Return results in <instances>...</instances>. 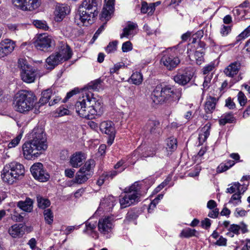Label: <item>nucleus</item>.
<instances>
[{
    "mask_svg": "<svg viewBox=\"0 0 250 250\" xmlns=\"http://www.w3.org/2000/svg\"><path fill=\"white\" fill-rule=\"evenodd\" d=\"M30 140L22 146L24 158L32 160L38 157L47 147V139L42 127H36L29 134Z\"/></svg>",
    "mask_w": 250,
    "mask_h": 250,
    "instance_id": "1",
    "label": "nucleus"
},
{
    "mask_svg": "<svg viewBox=\"0 0 250 250\" xmlns=\"http://www.w3.org/2000/svg\"><path fill=\"white\" fill-rule=\"evenodd\" d=\"M83 95V100L77 102L75 104L77 114L87 119H92L95 118V115H100L102 112L101 103L93 97V94L84 90Z\"/></svg>",
    "mask_w": 250,
    "mask_h": 250,
    "instance_id": "2",
    "label": "nucleus"
},
{
    "mask_svg": "<svg viewBox=\"0 0 250 250\" xmlns=\"http://www.w3.org/2000/svg\"><path fill=\"white\" fill-rule=\"evenodd\" d=\"M181 96V89H175L169 85L160 84L154 89L151 99L156 104L177 102Z\"/></svg>",
    "mask_w": 250,
    "mask_h": 250,
    "instance_id": "3",
    "label": "nucleus"
},
{
    "mask_svg": "<svg viewBox=\"0 0 250 250\" xmlns=\"http://www.w3.org/2000/svg\"><path fill=\"white\" fill-rule=\"evenodd\" d=\"M186 49L185 45L182 43L167 49L162 57L161 62L168 70L175 69L180 63L179 57Z\"/></svg>",
    "mask_w": 250,
    "mask_h": 250,
    "instance_id": "4",
    "label": "nucleus"
},
{
    "mask_svg": "<svg viewBox=\"0 0 250 250\" xmlns=\"http://www.w3.org/2000/svg\"><path fill=\"white\" fill-rule=\"evenodd\" d=\"M36 98L31 91L21 90L15 95L14 104L16 111L22 113L33 109Z\"/></svg>",
    "mask_w": 250,
    "mask_h": 250,
    "instance_id": "5",
    "label": "nucleus"
},
{
    "mask_svg": "<svg viewBox=\"0 0 250 250\" xmlns=\"http://www.w3.org/2000/svg\"><path fill=\"white\" fill-rule=\"evenodd\" d=\"M24 166L17 162H12L4 166L1 172V178L3 182L13 184L21 179L24 175Z\"/></svg>",
    "mask_w": 250,
    "mask_h": 250,
    "instance_id": "6",
    "label": "nucleus"
},
{
    "mask_svg": "<svg viewBox=\"0 0 250 250\" xmlns=\"http://www.w3.org/2000/svg\"><path fill=\"white\" fill-rule=\"evenodd\" d=\"M140 186L139 183L135 182L128 189L125 195L120 199L121 208H125L139 201L141 195Z\"/></svg>",
    "mask_w": 250,
    "mask_h": 250,
    "instance_id": "7",
    "label": "nucleus"
},
{
    "mask_svg": "<svg viewBox=\"0 0 250 250\" xmlns=\"http://www.w3.org/2000/svg\"><path fill=\"white\" fill-rule=\"evenodd\" d=\"M18 67L20 69L21 80L26 83H33L37 76L36 70L24 59H20L18 61Z\"/></svg>",
    "mask_w": 250,
    "mask_h": 250,
    "instance_id": "8",
    "label": "nucleus"
},
{
    "mask_svg": "<svg viewBox=\"0 0 250 250\" xmlns=\"http://www.w3.org/2000/svg\"><path fill=\"white\" fill-rule=\"evenodd\" d=\"M96 16V13H93L82 8H79L75 16V22L78 25L87 26L94 22Z\"/></svg>",
    "mask_w": 250,
    "mask_h": 250,
    "instance_id": "9",
    "label": "nucleus"
},
{
    "mask_svg": "<svg viewBox=\"0 0 250 250\" xmlns=\"http://www.w3.org/2000/svg\"><path fill=\"white\" fill-rule=\"evenodd\" d=\"M54 42L51 36L46 34H40L35 42V45L38 49L46 52L50 50Z\"/></svg>",
    "mask_w": 250,
    "mask_h": 250,
    "instance_id": "10",
    "label": "nucleus"
},
{
    "mask_svg": "<svg viewBox=\"0 0 250 250\" xmlns=\"http://www.w3.org/2000/svg\"><path fill=\"white\" fill-rule=\"evenodd\" d=\"M30 171L34 178L39 181L44 182L49 179L50 176L44 169L42 163H38L34 164L31 167Z\"/></svg>",
    "mask_w": 250,
    "mask_h": 250,
    "instance_id": "11",
    "label": "nucleus"
},
{
    "mask_svg": "<svg viewBox=\"0 0 250 250\" xmlns=\"http://www.w3.org/2000/svg\"><path fill=\"white\" fill-rule=\"evenodd\" d=\"M13 4L23 11H32L40 6L39 0H12Z\"/></svg>",
    "mask_w": 250,
    "mask_h": 250,
    "instance_id": "12",
    "label": "nucleus"
},
{
    "mask_svg": "<svg viewBox=\"0 0 250 250\" xmlns=\"http://www.w3.org/2000/svg\"><path fill=\"white\" fill-rule=\"evenodd\" d=\"M113 218L110 216H104L100 218L98 224V230L103 235H107L113 229Z\"/></svg>",
    "mask_w": 250,
    "mask_h": 250,
    "instance_id": "13",
    "label": "nucleus"
},
{
    "mask_svg": "<svg viewBox=\"0 0 250 250\" xmlns=\"http://www.w3.org/2000/svg\"><path fill=\"white\" fill-rule=\"evenodd\" d=\"M15 43L13 41L5 39L0 42V58L10 54L14 49Z\"/></svg>",
    "mask_w": 250,
    "mask_h": 250,
    "instance_id": "14",
    "label": "nucleus"
},
{
    "mask_svg": "<svg viewBox=\"0 0 250 250\" xmlns=\"http://www.w3.org/2000/svg\"><path fill=\"white\" fill-rule=\"evenodd\" d=\"M84 224L85 229H83V232L95 239H98L99 233L96 230V227H98L97 222L93 221L92 218H89L85 222Z\"/></svg>",
    "mask_w": 250,
    "mask_h": 250,
    "instance_id": "15",
    "label": "nucleus"
},
{
    "mask_svg": "<svg viewBox=\"0 0 250 250\" xmlns=\"http://www.w3.org/2000/svg\"><path fill=\"white\" fill-rule=\"evenodd\" d=\"M102 0H83L79 8L90 11L92 13H96L98 15V11L97 7L101 4Z\"/></svg>",
    "mask_w": 250,
    "mask_h": 250,
    "instance_id": "16",
    "label": "nucleus"
},
{
    "mask_svg": "<svg viewBox=\"0 0 250 250\" xmlns=\"http://www.w3.org/2000/svg\"><path fill=\"white\" fill-rule=\"evenodd\" d=\"M240 231L242 233H247L249 231L247 225L243 222H241L239 225L231 224L226 234L230 237H233L234 234L238 235Z\"/></svg>",
    "mask_w": 250,
    "mask_h": 250,
    "instance_id": "17",
    "label": "nucleus"
},
{
    "mask_svg": "<svg viewBox=\"0 0 250 250\" xmlns=\"http://www.w3.org/2000/svg\"><path fill=\"white\" fill-rule=\"evenodd\" d=\"M86 159L85 154L81 152H76L73 153L70 157V165L74 168L80 167Z\"/></svg>",
    "mask_w": 250,
    "mask_h": 250,
    "instance_id": "18",
    "label": "nucleus"
},
{
    "mask_svg": "<svg viewBox=\"0 0 250 250\" xmlns=\"http://www.w3.org/2000/svg\"><path fill=\"white\" fill-rule=\"evenodd\" d=\"M115 0H104V5L101 16L102 20L108 21L113 13Z\"/></svg>",
    "mask_w": 250,
    "mask_h": 250,
    "instance_id": "19",
    "label": "nucleus"
},
{
    "mask_svg": "<svg viewBox=\"0 0 250 250\" xmlns=\"http://www.w3.org/2000/svg\"><path fill=\"white\" fill-rule=\"evenodd\" d=\"M138 25L136 23L129 21L123 29V32L120 35V38L124 37L130 38L137 33Z\"/></svg>",
    "mask_w": 250,
    "mask_h": 250,
    "instance_id": "20",
    "label": "nucleus"
},
{
    "mask_svg": "<svg viewBox=\"0 0 250 250\" xmlns=\"http://www.w3.org/2000/svg\"><path fill=\"white\" fill-rule=\"evenodd\" d=\"M250 9V3L248 0H245L242 3L240 4L238 7L235 8L233 10L234 15L239 16V18L241 19H248L250 18V15H244L247 10Z\"/></svg>",
    "mask_w": 250,
    "mask_h": 250,
    "instance_id": "21",
    "label": "nucleus"
},
{
    "mask_svg": "<svg viewBox=\"0 0 250 250\" xmlns=\"http://www.w3.org/2000/svg\"><path fill=\"white\" fill-rule=\"evenodd\" d=\"M70 8L67 5L58 4L55 11V19L57 21H60L69 14Z\"/></svg>",
    "mask_w": 250,
    "mask_h": 250,
    "instance_id": "22",
    "label": "nucleus"
},
{
    "mask_svg": "<svg viewBox=\"0 0 250 250\" xmlns=\"http://www.w3.org/2000/svg\"><path fill=\"white\" fill-rule=\"evenodd\" d=\"M63 62L67 61L71 58L72 51L70 47L66 43H62L57 52Z\"/></svg>",
    "mask_w": 250,
    "mask_h": 250,
    "instance_id": "23",
    "label": "nucleus"
},
{
    "mask_svg": "<svg viewBox=\"0 0 250 250\" xmlns=\"http://www.w3.org/2000/svg\"><path fill=\"white\" fill-rule=\"evenodd\" d=\"M193 74L186 72L184 74L178 73L175 75L173 80L175 83L184 85L187 84L192 79Z\"/></svg>",
    "mask_w": 250,
    "mask_h": 250,
    "instance_id": "24",
    "label": "nucleus"
},
{
    "mask_svg": "<svg viewBox=\"0 0 250 250\" xmlns=\"http://www.w3.org/2000/svg\"><path fill=\"white\" fill-rule=\"evenodd\" d=\"M210 128L211 124L208 123L199 130L198 138L199 146L202 145L207 140L210 134Z\"/></svg>",
    "mask_w": 250,
    "mask_h": 250,
    "instance_id": "25",
    "label": "nucleus"
},
{
    "mask_svg": "<svg viewBox=\"0 0 250 250\" xmlns=\"http://www.w3.org/2000/svg\"><path fill=\"white\" fill-rule=\"evenodd\" d=\"M240 68V63L238 62H235L231 63L224 70V73L229 77H233L236 75Z\"/></svg>",
    "mask_w": 250,
    "mask_h": 250,
    "instance_id": "26",
    "label": "nucleus"
},
{
    "mask_svg": "<svg viewBox=\"0 0 250 250\" xmlns=\"http://www.w3.org/2000/svg\"><path fill=\"white\" fill-rule=\"evenodd\" d=\"M33 201L30 198H26L24 201H20L17 203V206L22 210L30 212L33 210Z\"/></svg>",
    "mask_w": 250,
    "mask_h": 250,
    "instance_id": "27",
    "label": "nucleus"
},
{
    "mask_svg": "<svg viewBox=\"0 0 250 250\" xmlns=\"http://www.w3.org/2000/svg\"><path fill=\"white\" fill-rule=\"evenodd\" d=\"M8 232L12 237L19 238L24 234V231L21 225L15 224L9 229Z\"/></svg>",
    "mask_w": 250,
    "mask_h": 250,
    "instance_id": "28",
    "label": "nucleus"
},
{
    "mask_svg": "<svg viewBox=\"0 0 250 250\" xmlns=\"http://www.w3.org/2000/svg\"><path fill=\"white\" fill-rule=\"evenodd\" d=\"M100 130L107 135L115 133V129L112 122L104 121L100 124Z\"/></svg>",
    "mask_w": 250,
    "mask_h": 250,
    "instance_id": "29",
    "label": "nucleus"
},
{
    "mask_svg": "<svg viewBox=\"0 0 250 250\" xmlns=\"http://www.w3.org/2000/svg\"><path fill=\"white\" fill-rule=\"evenodd\" d=\"M201 48L200 49H198L195 51L193 54V58L196 61L197 64L200 65L204 62V55L205 53V49L203 48L205 46L204 42H201L200 43Z\"/></svg>",
    "mask_w": 250,
    "mask_h": 250,
    "instance_id": "30",
    "label": "nucleus"
},
{
    "mask_svg": "<svg viewBox=\"0 0 250 250\" xmlns=\"http://www.w3.org/2000/svg\"><path fill=\"white\" fill-rule=\"evenodd\" d=\"M62 62H63L62 60L57 52L51 54L46 60V63L51 68H53Z\"/></svg>",
    "mask_w": 250,
    "mask_h": 250,
    "instance_id": "31",
    "label": "nucleus"
},
{
    "mask_svg": "<svg viewBox=\"0 0 250 250\" xmlns=\"http://www.w3.org/2000/svg\"><path fill=\"white\" fill-rule=\"evenodd\" d=\"M116 199L112 195L108 196L104 198L100 203V208H104L106 209H110L113 208L115 205Z\"/></svg>",
    "mask_w": 250,
    "mask_h": 250,
    "instance_id": "32",
    "label": "nucleus"
},
{
    "mask_svg": "<svg viewBox=\"0 0 250 250\" xmlns=\"http://www.w3.org/2000/svg\"><path fill=\"white\" fill-rule=\"evenodd\" d=\"M83 169H80L77 172L75 182L78 184H83L86 182L91 176V174L87 173V172H85L83 170Z\"/></svg>",
    "mask_w": 250,
    "mask_h": 250,
    "instance_id": "33",
    "label": "nucleus"
},
{
    "mask_svg": "<svg viewBox=\"0 0 250 250\" xmlns=\"http://www.w3.org/2000/svg\"><path fill=\"white\" fill-rule=\"evenodd\" d=\"M217 100L214 97H210L207 99L205 104V110L206 113H211L214 110Z\"/></svg>",
    "mask_w": 250,
    "mask_h": 250,
    "instance_id": "34",
    "label": "nucleus"
},
{
    "mask_svg": "<svg viewBox=\"0 0 250 250\" xmlns=\"http://www.w3.org/2000/svg\"><path fill=\"white\" fill-rule=\"evenodd\" d=\"M143 81V76L140 72H135L132 73L128 82L136 85H140Z\"/></svg>",
    "mask_w": 250,
    "mask_h": 250,
    "instance_id": "35",
    "label": "nucleus"
},
{
    "mask_svg": "<svg viewBox=\"0 0 250 250\" xmlns=\"http://www.w3.org/2000/svg\"><path fill=\"white\" fill-rule=\"evenodd\" d=\"M236 122V119L231 113H225L222 115L220 119V125H225L226 124L234 123Z\"/></svg>",
    "mask_w": 250,
    "mask_h": 250,
    "instance_id": "36",
    "label": "nucleus"
},
{
    "mask_svg": "<svg viewBox=\"0 0 250 250\" xmlns=\"http://www.w3.org/2000/svg\"><path fill=\"white\" fill-rule=\"evenodd\" d=\"M157 150L156 146L148 147L145 152L141 154L140 158L142 159H145L147 157H152L156 155Z\"/></svg>",
    "mask_w": 250,
    "mask_h": 250,
    "instance_id": "37",
    "label": "nucleus"
},
{
    "mask_svg": "<svg viewBox=\"0 0 250 250\" xmlns=\"http://www.w3.org/2000/svg\"><path fill=\"white\" fill-rule=\"evenodd\" d=\"M159 122L156 120H149L146 125V129L149 131L151 133H155L158 129L159 126Z\"/></svg>",
    "mask_w": 250,
    "mask_h": 250,
    "instance_id": "38",
    "label": "nucleus"
},
{
    "mask_svg": "<svg viewBox=\"0 0 250 250\" xmlns=\"http://www.w3.org/2000/svg\"><path fill=\"white\" fill-rule=\"evenodd\" d=\"M196 233L197 231L195 229L187 228L181 231L179 234V237L181 238H189L193 236H196Z\"/></svg>",
    "mask_w": 250,
    "mask_h": 250,
    "instance_id": "39",
    "label": "nucleus"
},
{
    "mask_svg": "<svg viewBox=\"0 0 250 250\" xmlns=\"http://www.w3.org/2000/svg\"><path fill=\"white\" fill-rule=\"evenodd\" d=\"M155 9V4H150L148 6L147 3L142 2L141 11L142 13H148V14L151 15Z\"/></svg>",
    "mask_w": 250,
    "mask_h": 250,
    "instance_id": "40",
    "label": "nucleus"
},
{
    "mask_svg": "<svg viewBox=\"0 0 250 250\" xmlns=\"http://www.w3.org/2000/svg\"><path fill=\"white\" fill-rule=\"evenodd\" d=\"M52 91L50 89H46L42 93V97L40 99L39 102L41 105L44 104L48 102L51 95Z\"/></svg>",
    "mask_w": 250,
    "mask_h": 250,
    "instance_id": "41",
    "label": "nucleus"
},
{
    "mask_svg": "<svg viewBox=\"0 0 250 250\" xmlns=\"http://www.w3.org/2000/svg\"><path fill=\"white\" fill-rule=\"evenodd\" d=\"M95 165V161L93 160L90 159L87 161L84 166L81 168L83 169L85 172H87L88 174H91V170L94 167Z\"/></svg>",
    "mask_w": 250,
    "mask_h": 250,
    "instance_id": "42",
    "label": "nucleus"
},
{
    "mask_svg": "<svg viewBox=\"0 0 250 250\" xmlns=\"http://www.w3.org/2000/svg\"><path fill=\"white\" fill-rule=\"evenodd\" d=\"M37 202L39 208H45L50 205V202L48 199L40 196H37Z\"/></svg>",
    "mask_w": 250,
    "mask_h": 250,
    "instance_id": "43",
    "label": "nucleus"
},
{
    "mask_svg": "<svg viewBox=\"0 0 250 250\" xmlns=\"http://www.w3.org/2000/svg\"><path fill=\"white\" fill-rule=\"evenodd\" d=\"M229 203L234 206L240 204L241 203V195L240 193L238 192L234 193L231 196Z\"/></svg>",
    "mask_w": 250,
    "mask_h": 250,
    "instance_id": "44",
    "label": "nucleus"
},
{
    "mask_svg": "<svg viewBox=\"0 0 250 250\" xmlns=\"http://www.w3.org/2000/svg\"><path fill=\"white\" fill-rule=\"evenodd\" d=\"M43 215L45 221L49 225L52 224L53 221V214L50 208L44 209L43 211Z\"/></svg>",
    "mask_w": 250,
    "mask_h": 250,
    "instance_id": "45",
    "label": "nucleus"
},
{
    "mask_svg": "<svg viewBox=\"0 0 250 250\" xmlns=\"http://www.w3.org/2000/svg\"><path fill=\"white\" fill-rule=\"evenodd\" d=\"M250 36V25L246 28L242 32H241L236 38V42L238 43L242 40H244L246 38Z\"/></svg>",
    "mask_w": 250,
    "mask_h": 250,
    "instance_id": "46",
    "label": "nucleus"
},
{
    "mask_svg": "<svg viewBox=\"0 0 250 250\" xmlns=\"http://www.w3.org/2000/svg\"><path fill=\"white\" fill-rule=\"evenodd\" d=\"M118 43L117 41H114L110 42L105 47V50L107 53L114 52L117 50V46Z\"/></svg>",
    "mask_w": 250,
    "mask_h": 250,
    "instance_id": "47",
    "label": "nucleus"
},
{
    "mask_svg": "<svg viewBox=\"0 0 250 250\" xmlns=\"http://www.w3.org/2000/svg\"><path fill=\"white\" fill-rule=\"evenodd\" d=\"M34 25L38 28L47 30L49 28L46 22L44 21L35 20L33 22Z\"/></svg>",
    "mask_w": 250,
    "mask_h": 250,
    "instance_id": "48",
    "label": "nucleus"
},
{
    "mask_svg": "<svg viewBox=\"0 0 250 250\" xmlns=\"http://www.w3.org/2000/svg\"><path fill=\"white\" fill-rule=\"evenodd\" d=\"M167 147L170 151H173L177 148V140L174 138H170L167 140Z\"/></svg>",
    "mask_w": 250,
    "mask_h": 250,
    "instance_id": "49",
    "label": "nucleus"
},
{
    "mask_svg": "<svg viewBox=\"0 0 250 250\" xmlns=\"http://www.w3.org/2000/svg\"><path fill=\"white\" fill-rule=\"evenodd\" d=\"M229 187L227 188V192L229 193H234L236 191L238 192L239 188H240L241 185L239 182H234L230 184Z\"/></svg>",
    "mask_w": 250,
    "mask_h": 250,
    "instance_id": "50",
    "label": "nucleus"
},
{
    "mask_svg": "<svg viewBox=\"0 0 250 250\" xmlns=\"http://www.w3.org/2000/svg\"><path fill=\"white\" fill-rule=\"evenodd\" d=\"M207 151V148L205 146H203L201 148L200 150L196 155L194 156V161L197 163H200L202 160L203 159V156Z\"/></svg>",
    "mask_w": 250,
    "mask_h": 250,
    "instance_id": "51",
    "label": "nucleus"
},
{
    "mask_svg": "<svg viewBox=\"0 0 250 250\" xmlns=\"http://www.w3.org/2000/svg\"><path fill=\"white\" fill-rule=\"evenodd\" d=\"M22 133H20L15 138L12 139L8 145V148H13L18 146L22 138Z\"/></svg>",
    "mask_w": 250,
    "mask_h": 250,
    "instance_id": "52",
    "label": "nucleus"
},
{
    "mask_svg": "<svg viewBox=\"0 0 250 250\" xmlns=\"http://www.w3.org/2000/svg\"><path fill=\"white\" fill-rule=\"evenodd\" d=\"M234 161L228 160L225 163L222 164L221 169L220 170V172H224L231 167L235 165Z\"/></svg>",
    "mask_w": 250,
    "mask_h": 250,
    "instance_id": "53",
    "label": "nucleus"
},
{
    "mask_svg": "<svg viewBox=\"0 0 250 250\" xmlns=\"http://www.w3.org/2000/svg\"><path fill=\"white\" fill-rule=\"evenodd\" d=\"M137 215L133 210H129L126 214L125 219L124 220L125 223H128L136 219L137 217Z\"/></svg>",
    "mask_w": 250,
    "mask_h": 250,
    "instance_id": "54",
    "label": "nucleus"
},
{
    "mask_svg": "<svg viewBox=\"0 0 250 250\" xmlns=\"http://www.w3.org/2000/svg\"><path fill=\"white\" fill-rule=\"evenodd\" d=\"M237 99L239 104L241 106H244L247 102V98L242 91L238 92Z\"/></svg>",
    "mask_w": 250,
    "mask_h": 250,
    "instance_id": "55",
    "label": "nucleus"
},
{
    "mask_svg": "<svg viewBox=\"0 0 250 250\" xmlns=\"http://www.w3.org/2000/svg\"><path fill=\"white\" fill-rule=\"evenodd\" d=\"M214 68L215 65L214 63L211 62L203 68L202 72L204 75L208 74L209 73V72L212 71Z\"/></svg>",
    "mask_w": 250,
    "mask_h": 250,
    "instance_id": "56",
    "label": "nucleus"
},
{
    "mask_svg": "<svg viewBox=\"0 0 250 250\" xmlns=\"http://www.w3.org/2000/svg\"><path fill=\"white\" fill-rule=\"evenodd\" d=\"M133 48L132 44L130 41H126L122 44V50L123 52H127Z\"/></svg>",
    "mask_w": 250,
    "mask_h": 250,
    "instance_id": "57",
    "label": "nucleus"
},
{
    "mask_svg": "<svg viewBox=\"0 0 250 250\" xmlns=\"http://www.w3.org/2000/svg\"><path fill=\"white\" fill-rule=\"evenodd\" d=\"M11 218L13 221L16 222H22L23 219V216L15 210L11 214Z\"/></svg>",
    "mask_w": 250,
    "mask_h": 250,
    "instance_id": "58",
    "label": "nucleus"
},
{
    "mask_svg": "<svg viewBox=\"0 0 250 250\" xmlns=\"http://www.w3.org/2000/svg\"><path fill=\"white\" fill-rule=\"evenodd\" d=\"M230 31L231 27L230 26L223 25L220 32L222 36L225 37L230 33Z\"/></svg>",
    "mask_w": 250,
    "mask_h": 250,
    "instance_id": "59",
    "label": "nucleus"
},
{
    "mask_svg": "<svg viewBox=\"0 0 250 250\" xmlns=\"http://www.w3.org/2000/svg\"><path fill=\"white\" fill-rule=\"evenodd\" d=\"M124 163L123 161L121 160L115 165L114 168L118 172H121L125 169L126 167L125 165H124Z\"/></svg>",
    "mask_w": 250,
    "mask_h": 250,
    "instance_id": "60",
    "label": "nucleus"
},
{
    "mask_svg": "<svg viewBox=\"0 0 250 250\" xmlns=\"http://www.w3.org/2000/svg\"><path fill=\"white\" fill-rule=\"evenodd\" d=\"M125 67V65L123 62H118L115 64L113 67L110 68V71L111 73H117L120 68Z\"/></svg>",
    "mask_w": 250,
    "mask_h": 250,
    "instance_id": "61",
    "label": "nucleus"
},
{
    "mask_svg": "<svg viewBox=\"0 0 250 250\" xmlns=\"http://www.w3.org/2000/svg\"><path fill=\"white\" fill-rule=\"evenodd\" d=\"M100 85V82L99 80H96L91 82L88 84V87L93 90H97L99 88Z\"/></svg>",
    "mask_w": 250,
    "mask_h": 250,
    "instance_id": "62",
    "label": "nucleus"
},
{
    "mask_svg": "<svg viewBox=\"0 0 250 250\" xmlns=\"http://www.w3.org/2000/svg\"><path fill=\"white\" fill-rule=\"evenodd\" d=\"M225 106L230 109H232L235 107V104L230 98H228L226 100Z\"/></svg>",
    "mask_w": 250,
    "mask_h": 250,
    "instance_id": "63",
    "label": "nucleus"
},
{
    "mask_svg": "<svg viewBox=\"0 0 250 250\" xmlns=\"http://www.w3.org/2000/svg\"><path fill=\"white\" fill-rule=\"evenodd\" d=\"M7 27L11 31L16 32L17 31H19L22 27V26L16 24H9Z\"/></svg>",
    "mask_w": 250,
    "mask_h": 250,
    "instance_id": "64",
    "label": "nucleus"
}]
</instances>
